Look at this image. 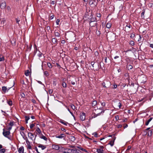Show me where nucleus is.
I'll return each mask as SVG.
<instances>
[{
  "label": "nucleus",
  "mask_w": 153,
  "mask_h": 153,
  "mask_svg": "<svg viewBox=\"0 0 153 153\" xmlns=\"http://www.w3.org/2000/svg\"><path fill=\"white\" fill-rule=\"evenodd\" d=\"M52 147L53 149L56 150L59 149V146L57 145H53L52 146Z\"/></svg>",
  "instance_id": "obj_8"
},
{
  "label": "nucleus",
  "mask_w": 153,
  "mask_h": 153,
  "mask_svg": "<svg viewBox=\"0 0 153 153\" xmlns=\"http://www.w3.org/2000/svg\"><path fill=\"white\" fill-rule=\"evenodd\" d=\"M6 7V3L5 2L1 3L0 5V7L1 9H4Z\"/></svg>",
  "instance_id": "obj_7"
},
{
  "label": "nucleus",
  "mask_w": 153,
  "mask_h": 153,
  "mask_svg": "<svg viewBox=\"0 0 153 153\" xmlns=\"http://www.w3.org/2000/svg\"><path fill=\"white\" fill-rule=\"evenodd\" d=\"M62 85L64 88H66L67 87L66 84L64 82H63L62 83Z\"/></svg>",
  "instance_id": "obj_29"
},
{
  "label": "nucleus",
  "mask_w": 153,
  "mask_h": 153,
  "mask_svg": "<svg viewBox=\"0 0 153 153\" xmlns=\"http://www.w3.org/2000/svg\"><path fill=\"white\" fill-rule=\"evenodd\" d=\"M6 89H7V88L5 86H3L2 88V90L4 92L6 91Z\"/></svg>",
  "instance_id": "obj_31"
},
{
  "label": "nucleus",
  "mask_w": 153,
  "mask_h": 153,
  "mask_svg": "<svg viewBox=\"0 0 153 153\" xmlns=\"http://www.w3.org/2000/svg\"><path fill=\"white\" fill-rule=\"evenodd\" d=\"M20 134H21V135L22 136L23 138L24 139V135H23V134H24V132H22L20 133Z\"/></svg>",
  "instance_id": "obj_46"
},
{
  "label": "nucleus",
  "mask_w": 153,
  "mask_h": 153,
  "mask_svg": "<svg viewBox=\"0 0 153 153\" xmlns=\"http://www.w3.org/2000/svg\"><path fill=\"white\" fill-rule=\"evenodd\" d=\"M127 68L128 70H130L132 68V66L131 65H129L127 66Z\"/></svg>",
  "instance_id": "obj_28"
},
{
  "label": "nucleus",
  "mask_w": 153,
  "mask_h": 153,
  "mask_svg": "<svg viewBox=\"0 0 153 153\" xmlns=\"http://www.w3.org/2000/svg\"><path fill=\"white\" fill-rule=\"evenodd\" d=\"M78 148L79 149L83 151H84L86 152H87V151H86V149H83V148H82L80 146H78Z\"/></svg>",
  "instance_id": "obj_19"
},
{
  "label": "nucleus",
  "mask_w": 153,
  "mask_h": 153,
  "mask_svg": "<svg viewBox=\"0 0 153 153\" xmlns=\"http://www.w3.org/2000/svg\"><path fill=\"white\" fill-rule=\"evenodd\" d=\"M44 74L46 76H48L49 75V73H48V72L47 71H44Z\"/></svg>",
  "instance_id": "obj_34"
},
{
  "label": "nucleus",
  "mask_w": 153,
  "mask_h": 153,
  "mask_svg": "<svg viewBox=\"0 0 153 153\" xmlns=\"http://www.w3.org/2000/svg\"><path fill=\"white\" fill-rule=\"evenodd\" d=\"M53 91L51 90H50L49 91V93L50 94H51L52 93Z\"/></svg>",
  "instance_id": "obj_56"
},
{
  "label": "nucleus",
  "mask_w": 153,
  "mask_h": 153,
  "mask_svg": "<svg viewBox=\"0 0 153 153\" xmlns=\"http://www.w3.org/2000/svg\"><path fill=\"white\" fill-rule=\"evenodd\" d=\"M26 143L27 145V148L29 149H31V146L30 145V142L28 140H26Z\"/></svg>",
  "instance_id": "obj_13"
},
{
  "label": "nucleus",
  "mask_w": 153,
  "mask_h": 153,
  "mask_svg": "<svg viewBox=\"0 0 153 153\" xmlns=\"http://www.w3.org/2000/svg\"><path fill=\"white\" fill-rule=\"evenodd\" d=\"M52 41L53 43L55 44L56 43L57 40L56 38H53L52 39Z\"/></svg>",
  "instance_id": "obj_22"
},
{
  "label": "nucleus",
  "mask_w": 153,
  "mask_h": 153,
  "mask_svg": "<svg viewBox=\"0 0 153 153\" xmlns=\"http://www.w3.org/2000/svg\"><path fill=\"white\" fill-rule=\"evenodd\" d=\"M24 149L23 146L21 147L19 149L18 151L19 153H24Z\"/></svg>",
  "instance_id": "obj_11"
},
{
  "label": "nucleus",
  "mask_w": 153,
  "mask_h": 153,
  "mask_svg": "<svg viewBox=\"0 0 153 153\" xmlns=\"http://www.w3.org/2000/svg\"><path fill=\"white\" fill-rule=\"evenodd\" d=\"M20 129L21 130H22V131H23L24 130V129H25V128H24V127L23 126H21L20 128Z\"/></svg>",
  "instance_id": "obj_51"
},
{
  "label": "nucleus",
  "mask_w": 153,
  "mask_h": 153,
  "mask_svg": "<svg viewBox=\"0 0 153 153\" xmlns=\"http://www.w3.org/2000/svg\"><path fill=\"white\" fill-rule=\"evenodd\" d=\"M28 137L30 138L32 141L33 140V138L34 137V135L31 132H28Z\"/></svg>",
  "instance_id": "obj_3"
},
{
  "label": "nucleus",
  "mask_w": 153,
  "mask_h": 153,
  "mask_svg": "<svg viewBox=\"0 0 153 153\" xmlns=\"http://www.w3.org/2000/svg\"><path fill=\"white\" fill-rule=\"evenodd\" d=\"M65 135L64 134H62L59 135H56V137L59 138H63L64 140H65Z\"/></svg>",
  "instance_id": "obj_2"
},
{
  "label": "nucleus",
  "mask_w": 153,
  "mask_h": 153,
  "mask_svg": "<svg viewBox=\"0 0 153 153\" xmlns=\"http://www.w3.org/2000/svg\"><path fill=\"white\" fill-rule=\"evenodd\" d=\"M100 148L97 149V152L98 153H103V148H104L103 146L100 147Z\"/></svg>",
  "instance_id": "obj_6"
},
{
  "label": "nucleus",
  "mask_w": 153,
  "mask_h": 153,
  "mask_svg": "<svg viewBox=\"0 0 153 153\" xmlns=\"http://www.w3.org/2000/svg\"><path fill=\"white\" fill-rule=\"evenodd\" d=\"M30 73V72H29V71L28 70H27L25 72V74L26 76H29Z\"/></svg>",
  "instance_id": "obj_20"
},
{
  "label": "nucleus",
  "mask_w": 153,
  "mask_h": 153,
  "mask_svg": "<svg viewBox=\"0 0 153 153\" xmlns=\"http://www.w3.org/2000/svg\"><path fill=\"white\" fill-rule=\"evenodd\" d=\"M97 102L95 101H94L92 104V105L93 107L95 106L97 104Z\"/></svg>",
  "instance_id": "obj_21"
},
{
  "label": "nucleus",
  "mask_w": 153,
  "mask_h": 153,
  "mask_svg": "<svg viewBox=\"0 0 153 153\" xmlns=\"http://www.w3.org/2000/svg\"><path fill=\"white\" fill-rule=\"evenodd\" d=\"M129 44L131 45H134V42L133 41H130Z\"/></svg>",
  "instance_id": "obj_30"
},
{
  "label": "nucleus",
  "mask_w": 153,
  "mask_h": 153,
  "mask_svg": "<svg viewBox=\"0 0 153 153\" xmlns=\"http://www.w3.org/2000/svg\"><path fill=\"white\" fill-rule=\"evenodd\" d=\"M122 127V125H119L118 126V128H120Z\"/></svg>",
  "instance_id": "obj_61"
},
{
  "label": "nucleus",
  "mask_w": 153,
  "mask_h": 153,
  "mask_svg": "<svg viewBox=\"0 0 153 153\" xmlns=\"http://www.w3.org/2000/svg\"><path fill=\"white\" fill-rule=\"evenodd\" d=\"M80 118L81 120H84L85 119V113H82L80 116Z\"/></svg>",
  "instance_id": "obj_5"
},
{
  "label": "nucleus",
  "mask_w": 153,
  "mask_h": 153,
  "mask_svg": "<svg viewBox=\"0 0 153 153\" xmlns=\"http://www.w3.org/2000/svg\"><path fill=\"white\" fill-rule=\"evenodd\" d=\"M5 152V150L4 149H0V152L1 153H4Z\"/></svg>",
  "instance_id": "obj_33"
},
{
  "label": "nucleus",
  "mask_w": 153,
  "mask_h": 153,
  "mask_svg": "<svg viewBox=\"0 0 153 153\" xmlns=\"http://www.w3.org/2000/svg\"><path fill=\"white\" fill-rule=\"evenodd\" d=\"M40 137L41 139H43L45 140H47V138L44 136L43 134H42L40 136Z\"/></svg>",
  "instance_id": "obj_16"
},
{
  "label": "nucleus",
  "mask_w": 153,
  "mask_h": 153,
  "mask_svg": "<svg viewBox=\"0 0 153 153\" xmlns=\"http://www.w3.org/2000/svg\"><path fill=\"white\" fill-rule=\"evenodd\" d=\"M8 104L10 105L11 106L12 105V101H10L8 102Z\"/></svg>",
  "instance_id": "obj_37"
},
{
  "label": "nucleus",
  "mask_w": 153,
  "mask_h": 153,
  "mask_svg": "<svg viewBox=\"0 0 153 153\" xmlns=\"http://www.w3.org/2000/svg\"><path fill=\"white\" fill-rule=\"evenodd\" d=\"M34 124H31L30 126V128H33L34 126Z\"/></svg>",
  "instance_id": "obj_47"
},
{
  "label": "nucleus",
  "mask_w": 153,
  "mask_h": 153,
  "mask_svg": "<svg viewBox=\"0 0 153 153\" xmlns=\"http://www.w3.org/2000/svg\"><path fill=\"white\" fill-rule=\"evenodd\" d=\"M56 1H51V4H54L56 3Z\"/></svg>",
  "instance_id": "obj_45"
},
{
  "label": "nucleus",
  "mask_w": 153,
  "mask_h": 153,
  "mask_svg": "<svg viewBox=\"0 0 153 153\" xmlns=\"http://www.w3.org/2000/svg\"><path fill=\"white\" fill-rule=\"evenodd\" d=\"M144 13H145V12H143L141 13V16L142 17H143V16L144 17Z\"/></svg>",
  "instance_id": "obj_54"
},
{
  "label": "nucleus",
  "mask_w": 153,
  "mask_h": 153,
  "mask_svg": "<svg viewBox=\"0 0 153 153\" xmlns=\"http://www.w3.org/2000/svg\"><path fill=\"white\" fill-rule=\"evenodd\" d=\"M20 96L22 98H25V95L23 93H21L20 94Z\"/></svg>",
  "instance_id": "obj_35"
},
{
  "label": "nucleus",
  "mask_w": 153,
  "mask_h": 153,
  "mask_svg": "<svg viewBox=\"0 0 153 153\" xmlns=\"http://www.w3.org/2000/svg\"><path fill=\"white\" fill-rule=\"evenodd\" d=\"M71 82V84L73 85H74L75 84V82H74L72 81Z\"/></svg>",
  "instance_id": "obj_57"
},
{
  "label": "nucleus",
  "mask_w": 153,
  "mask_h": 153,
  "mask_svg": "<svg viewBox=\"0 0 153 153\" xmlns=\"http://www.w3.org/2000/svg\"><path fill=\"white\" fill-rule=\"evenodd\" d=\"M54 17V16L53 15L51 16L50 18L51 19H52Z\"/></svg>",
  "instance_id": "obj_62"
},
{
  "label": "nucleus",
  "mask_w": 153,
  "mask_h": 153,
  "mask_svg": "<svg viewBox=\"0 0 153 153\" xmlns=\"http://www.w3.org/2000/svg\"><path fill=\"white\" fill-rule=\"evenodd\" d=\"M111 26V24L110 23H108L106 24V27L108 28H109Z\"/></svg>",
  "instance_id": "obj_25"
},
{
  "label": "nucleus",
  "mask_w": 153,
  "mask_h": 153,
  "mask_svg": "<svg viewBox=\"0 0 153 153\" xmlns=\"http://www.w3.org/2000/svg\"><path fill=\"white\" fill-rule=\"evenodd\" d=\"M71 107L73 110H74L75 109V106L73 104L71 105Z\"/></svg>",
  "instance_id": "obj_36"
},
{
  "label": "nucleus",
  "mask_w": 153,
  "mask_h": 153,
  "mask_svg": "<svg viewBox=\"0 0 153 153\" xmlns=\"http://www.w3.org/2000/svg\"><path fill=\"white\" fill-rule=\"evenodd\" d=\"M48 65L49 68H51V65L50 63H48Z\"/></svg>",
  "instance_id": "obj_44"
},
{
  "label": "nucleus",
  "mask_w": 153,
  "mask_h": 153,
  "mask_svg": "<svg viewBox=\"0 0 153 153\" xmlns=\"http://www.w3.org/2000/svg\"><path fill=\"white\" fill-rule=\"evenodd\" d=\"M153 118L152 117H150L148 121L146 123L145 125L146 126H147L149 124V122L152 120Z\"/></svg>",
  "instance_id": "obj_15"
},
{
  "label": "nucleus",
  "mask_w": 153,
  "mask_h": 153,
  "mask_svg": "<svg viewBox=\"0 0 153 153\" xmlns=\"http://www.w3.org/2000/svg\"><path fill=\"white\" fill-rule=\"evenodd\" d=\"M131 27V25H127L125 27V30L126 31H128L129 30L128 29V28L129 29H130Z\"/></svg>",
  "instance_id": "obj_12"
},
{
  "label": "nucleus",
  "mask_w": 153,
  "mask_h": 153,
  "mask_svg": "<svg viewBox=\"0 0 153 153\" xmlns=\"http://www.w3.org/2000/svg\"><path fill=\"white\" fill-rule=\"evenodd\" d=\"M92 135H94L95 137H97V134L95 132Z\"/></svg>",
  "instance_id": "obj_38"
},
{
  "label": "nucleus",
  "mask_w": 153,
  "mask_h": 153,
  "mask_svg": "<svg viewBox=\"0 0 153 153\" xmlns=\"http://www.w3.org/2000/svg\"><path fill=\"white\" fill-rule=\"evenodd\" d=\"M4 60V58L3 56H1V55L0 54V62L3 61Z\"/></svg>",
  "instance_id": "obj_32"
},
{
  "label": "nucleus",
  "mask_w": 153,
  "mask_h": 153,
  "mask_svg": "<svg viewBox=\"0 0 153 153\" xmlns=\"http://www.w3.org/2000/svg\"><path fill=\"white\" fill-rule=\"evenodd\" d=\"M91 65H92L93 67L94 68V62H91Z\"/></svg>",
  "instance_id": "obj_52"
},
{
  "label": "nucleus",
  "mask_w": 153,
  "mask_h": 153,
  "mask_svg": "<svg viewBox=\"0 0 153 153\" xmlns=\"http://www.w3.org/2000/svg\"><path fill=\"white\" fill-rule=\"evenodd\" d=\"M36 131H37V132L39 134H41L42 133L41 131L40 130V128L39 127H38L37 128Z\"/></svg>",
  "instance_id": "obj_24"
},
{
  "label": "nucleus",
  "mask_w": 153,
  "mask_h": 153,
  "mask_svg": "<svg viewBox=\"0 0 153 153\" xmlns=\"http://www.w3.org/2000/svg\"><path fill=\"white\" fill-rule=\"evenodd\" d=\"M31 118L33 119H35V117L34 116H31Z\"/></svg>",
  "instance_id": "obj_63"
},
{
  "label": "nucleus",
  "mask_w": 153,
  "mask_h": 153,
  "mask_svg": "<svg viewBox=\"0 0 153 153\" xmlns=\"http://www.w3.org/2000/svg\"><path fill=\"white\" fill-rule=\"evenodd\" d=\"M73 149H66L64 150V153H72Z\"/></svg>",
  "instance_id": "obj_4"
},
{
  "label": "nucleus",
  "mask_w": 153,
  "mask_h": 153,
  "mask_svg": "<svg viewBox=\"0 0 153 153\" xmlns=\"http://www.w3.org/2000/svg\"><path fill=\"white\" fill-rule=\"evenodd\" d=\"M152 130H150L149 131L148 135L149 136H151L152 134Z\"/></svg>",
  "instance_id": "obj_26"
},
{
  "label": "nucleus",
  "mask_w": 153,
  "mask_h": 153,
  "mask_svg": "<svg viewBox=\"0 0 153 153\" xmlns=\"http://www.w3.org/2000/svg\"><path fill=\"white\" fill-rule=\"evenodd\" d=\"M91 22H90V25H91V23L94 22H95L96 21V19L95 18H94L93 17H91ZM94 25H92V27L94 26Z\"/></svg>",
  "instance_id": "obj_10"
},
{
  "label": "nucleus",
  "mask_w": 153,
  "mask_h": 153,
  "mask_svg": "<svg viewBox=\"0 0 153 153\" xmlns=\"http://www.w3.org/2000/svg\"><path fill=\"white\" fill-rule=\"evenodd\" d=\"M80 152L78 150L73 149L72 153H80Z\"/></svg>",
  "instance_id": "obj_17"
},
{
  "label": "nucleus",
  "mask_w": 153,
  "mask_h": 153,
  "mask_svg": "<svg viewBox=\"0 0 153 153\" xmlns=\"http://www.w3.org/2000/svg\"><path fill=\"white\" fill-rule=\"evenodd\" d=\"M55 35L56 36L59 37L60 36V34L58 32H55Z\"/></svg>",
  "instance_id": "obj_27"
},
{
  "label": "nucleus",
  "mask_w": 153,
  "mask_h": 153,
  "mask_svg": "<svg viewBox=\"0 0 153 153\" xmlns=\"http://www.w3.org/2000/svg\"><path fill=\"white\" fill-rule=\"evenodd\" d=\"M106 84H108V85H107L106 86H105V85L106 84L105 83V82H103L102 83V85L103 86V87L104 88H108L109 87V85L110 84V83L109 82H106Z\"/></svg>",
  "instance_id": "obj_9"
},
{
  "label": "nucleus",
  "mask_w": 153,
  "mask_h": 153,
  "mask_svg": "<svg viewBox=\"0 0 153 153\" xmlns=\"http://www.w3.org/2000/svg\"><path fill=\"white\" fill-rule=\"evenodd\" d=\"M38 147H39L41 148L42 150L46 148V146H45L41 144H39L38 146Z\"/></svg>",
  "instance_id": "obj_14"
},
{
  "label": "nucleus",
  "mask_w": 153,
  "mask_h": 153,
  "mask_svg": "<svg viewBox=\"0 0 153 153\" xmlns=\"http://www.w3.org/2000/svg\"><path fill=\"white\" fill-rule=\"evenodd\" d=\"M3 135L5 137L9 138L8 137V136L10 134V131H6L4 129H3Z\"/></svg>",
  "instance_id": "obj_1"
},
{
  "label": "nucleus",
  "mask_w": 153,
  "mask_h": 153,
  "mask_svg": "<svg viewBox=\"0 0 153 153\" xmlns=\"http://www.w3.org/2000/svg\"><path fill=\"white\" fill-rule=\"evenodd\" d=\"M134 36V34H132L130 36V37L131 38H133Z\"/></svg>",
  "instance_id": "obj_50"
},
{
  "label": "nucleus",
  "mask_w": 153,
  "mask_h": 153,
  "mask_svg": "<svg viewBox=\"0 0 153 153\" xmlns=\"http://www.w3.org/2000/svg\"><path fill=\"white\" fill-rule=\"evenodd\" d=\"M97 16L98 17H100L101 16V14L100 13L97 14Z\"/></svg>",
  "instance_id": "obj_58"
},
{
  "label": "nucleus",
  "mask_w": 153,
  "mask_h": 153,
  "mask_svg": "<svg viewBox=\"0 0 153 153\" xmlns=\"http://www.w3.org/2000/svg\"><path fill=\"white\" fill-rule=\"evenodd\" d=\"M115 119L117 120H118L119 119V117L118 115H117L115 117Z\"/></svg>",
  "instance_id": "obj_48"
},
{
  "label": "nucleus",
  "mask_w": 153,
  "mask_h": 153,
  "mask_svg": "<svg viewBox=\"0 0 153 153\" xmlns=\"http://www.w3.org/2000/svg\"><path fill=\"white\" fill-rule=\"evenodd\" d=\"M150 46L152 48H153V44H151Z\"/></svg>",
  "instance_id": "obj_64"
},
{
  "label": "nucleus",
  "mask_w": 153,
  "mask_h": 153,
  "mask_svg": "<svg viewBox=\"0 0 153 153\" xmlns=\"http://www.w3.org/2000/svg\"><path fill=\"white\" fill-rule=\"evenodd\" d=\"M25 120H27L28 121L30 119V117L29 116H26L25 117Z\"/></svg>",
  "instance_id": "obj_41"
},
{
  "label": "nucleus",
  "mask_w": 153,
  "mask_h": 153,
  "mask_svg": "<svg viewBox=\"0 0 153 153\" xmlns=\"http://www.w3.org/2000/svg\"><path fill=\"white\" fill-rule=\"evenodd\" d=\"M60 22V20L59 19H57L56 21V23L57 25H59V22Z\"/></svg>",
  "instance_id": "obj_43"
},
{
  "label": "nucleus",
  "mask_w": 153,
  "mask_h": 153,
  "mask_svg": "<svg viewBox=\"0 0 153 153\" xmlns=\"http://www.w3.org/2000/svg\"><path fill=\"white\" fill-rule=\"evenodd\" d=\"M16 23L18 24L19 25V22L20 21V20L19 19H18L17 18H16Z\"/></svg>",
  "instance_id": "obj_39"
},
{
  "label": "nucleus",
  "mask_w": 153,
  "mask_h": 153,
  "mask_svg": "<svg viewBox=\"0 0 153 153\" xmlns=\"http://www.w3.org/2000/svg\"><path fill=\"white\" fill-rule=\"evenodd\" d=\"M7 9L8 11H10L11 10L9 6H7Z\"/></svg>",
  "instance_id": "obj_49"
},
{
  "label": "nucleus",
  "mask_w": 153,
  "mask_h": 153,
  "mask_svg": "<svg viewBox=\"0 0 153 153\" xmlns=\"http://www.w3.org/2000/svg\"><path fill=\"white\" fill-rule=\"evenodd\" d=\"M21 83L22 84H25V82H24V81L23 80H22L21 81Z\"/></svg>",
  "instance_id": "obj_59"
},
{
  "label": "nucleus",
  "mask_w": 153,
  "mask_h": 153,
  "mask_svg": "<svg viewBox=\"0 0 153 153\" xmlns=\"http://www.w3.org/2000/svg\"><path fill=\"white\" fill-rule=\"evenodd\" d=\"M11 128H12V127L11 126V127H9L8 128V129L9 130V131H10L11 129Z\"/></svg>",
  "instance_id": "obj_60"
},
{
  "label": "nucleus",
  "mask_w": 153,
  "mask_h": 153,
  "mask_svg": "<svg viewBox=\"0 0 153 153\" xmlns=\"http://www.w3.org/2000/svg\"><path fill=\"white\" fill-rule=\"evenodd\" d=\"M118 105L119 107V108H120L121 106V103L120 102H119L118 103Z\"/></svg>",
  "instance_id": "obj_42"
},
{
  "label": "nucleus",
  "mask_w": 153,
  "mask_h": 153,
  "mask_svg": "<svg viewBox=\"0 0 153 153\" xmlns=\"http://www.w3.org/2000/svg\"><path fill=\"white\" fill-rule=\"evenodd\" d=\"M101 105L103 106H105V103L104 102H102L101 103Z\"/></svg>",
  "instance_id": "obj_53"
},
{
  "label": "nucleus",
  "mask_w": 153,
  "mask_h": 153,
  "mask_svg": "<svg viewBox=\"0 0 153 153\" xmlns=\"http://www.w3.org/2000/svg\"><path fill=\"white\" fill-rule=\"evenodd\" d=\"M60 122L62 123V124H64L65 126H67L68 123L66 122H65L63 120H61L60 121Z\"/></svg>",
  "instance_id": "obj_18"
},
{
  "label": "nucleus",
  "mask_w": 153,
  "mask_h": 153,
  "mask_svg": "<svg viewBox=\"0 0 153 153\" xmlns=\"http://www.w3.org/2000/svg\"><path fill=\"white\" fill-rule=\"evenodd\" d=\"M5 20H2L1 21V25H3L4 24V22H5Z\"/></svg>",
  "instance_id": "obj_40"
},
{
  "label": "nucleus",
  "mask_w": 153,
  "mask_h": 153,
  "mask_svg": "<svg viewBox=\"0 0 153 153\" xmlns=\"http://www.w3.org/2000/svg\"><path fill=\"white\" fill-rule=\"evenodd\" d=\"M9 125L12 127L13 125V122H10Z\"/></svg>",
  "instance_id": "obj_55"
},
{
  "label": "nucleus",
  "mask_w": 153,
  "mask_h": 153,
  "mask_svg": "<svg viewBox=\"0 0 153 153\" xmlns=\"http://www.w3.org/2000/svg\"><path fill=\"white\" fill-rule=\"evenodd\" d=\"M114 140L115 139L113 140H111L110 141L109 144H110L111 146H113L114 144Z\"/></svg>",
  "instance_id": "obj_23"
}]
</instances>
